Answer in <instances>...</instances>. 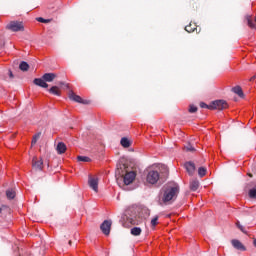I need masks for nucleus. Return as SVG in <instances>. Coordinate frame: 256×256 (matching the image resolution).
<instances>
[{"label":"nucleus","mask_w":256,"mask_h":256,"mask_svg":"<svg viewBox=\"0 0 256 256\" xmlns=\"http://www.w3.org/2000/svg\"><path fill=\"white\" fill-rule=\"evenodd\" d=\"M124 216H125L126 221H128V223H131V225H135V221L137 218V211H135V208H133V207L128 208L125 211Z\"/></svg>","instance_id":"3"},{"label":"nucleus","mask_w":256,"mask_h":256,"mask_svg":"<svg viewBox=\"0 0 256 256\" xmlns=\"http://www.w3.org/2000/svg\"><path fill=\"white\" fill-rule=\"evenodd\" d=\"M161 179H163V177L157 170H150L146 176V181L150 185H155L158 181H161Z\"/></svg>","instance_id":"2"},{"label":"nucleus","mask_w":256,"mask_h":256,"mask_svg":"<svg viewBox=\"0 0 256 256\" xmlns=\"http://www.w3.org/2000/svg\"><path fill=\"white\" fill-rule=\"evenodd\" d=\"M69 245H71V241H69Z\"/></svg>","instance_id":"38"},{"label":"nucleus","mask_w":256,"mask_h":256,"mask_svg":"<svg viewBox=\"0 0 256 256\" xmlns=\"http://www.w3.org/2000/svg\"><path fill=\"white\" fill-rule=\"evenodd\" d=\"M49 93L52 95H56L57 97L61 96V92H59V87L53 86L49 89Z\"/></svg>","instance_id":"18"},{"label":"nucleus","mask_w":256,"mask_h":256,"mask_svg":"<svg viewBox=\"0 0 256 256\" xmlns=\"http://www.w3.org/2000/svg\"><path fill=\"white\" fill-rule=\"evenodd\" d=\"M186 151H195V148L191 144H188L186 146Z\"/></svg>","instance_id":"34"},{"label":"nucleus","mask_w":256,"mask_h":256,"mask_svg":"<svg viewBox=\"0 0 256 256\" xmlns=\"http://www.w3.org/2000/svg\"><path fill=\"white\" fill-rule=\"evenodd\" d=\"M9 76L13 77V72L11 70H9Z\"/></svg>","instance_id":"35"},{"label":"nucleus","mask_w":256,"mask_h":256,"mask_svg":"<svg viewBox=\"0 0 256 256\" xmlns=\"http://www.w3.org/2000/svg\"><path fill=\"white\" fill-rule=\"evenodd\" d=\"M55 77H57L55 73H45L42 76V79H44L47 83H51L55 80Z\"/></svg>","instance_id":"14"},{"label":"nucleus","mask_w":256,"mask_h":256,"mask_svg":"<svg viewBox=\"0 0 256 256\" xmlns=\"http://www.w3.org/2000/svg\"><path fill=\"white\" fill-rule=\"evenodd\" d=\"M68 95H69V99L71 101H75V103H83V104L87 103V101H84V99L81 98V96L75 94L73 91H70Z\"/></svg>","instance_id":"9"},{"label":"nucleus","mask_w":256,"mask_h":256,"mask_svg":"<svg viewBox=\"0 0 256 256\" xmlns=\"http://www.w3.org/2000/svg\"><path fill=\"white\" fill-rule=\"evenodd\" d=\"M189 113H197V106L190 105L189 107Z\"/></svg>","instance_id":"28"},{"label":"nucleus","mask_w":256,"mask_h":256,"mask_svg":"<svg viewBox=\"0 0 256 256\" xmlns=\"http://www.w3.org/2000/svg\"><path fill=\"white\" fill-rule=\"evenodd\" d=\"M236 226L238 227V229H240V231H242V233H245V227H243V225H241L239 221L236 223Z\"/></svg>","instance_id":"30"},{"label":"nucleus","mask_w":256,"mask_h":256,"mask_svg":"<svg viewBox=\"0 0 256 256\" xmlns=\"http://www.w3.org/2000/svg\"><path fill=\"white\" fill-rule=\"evenodd\" d=\"M40 135L36 134L33 139H32V145H35V143H37V141L39 140Z\"/></svg>","instance_id":"31"},{"label":"nucleus","mask_w":256,"mask_h":256,"mask_svg":"<svg viewBox=\"0 0 256 256\" xmlns=\"http://www.w3.org/2000/svg\"><path fill=\"white\" fill-rule=\"evenodd\" d=\"M33 169H37L38 171L43 170V160H37V157H34L32 160Z\"/></svg>","instance_id":"11"},{"label":"nucleus","mask_w":256,"mask_h":256,"mask_svg":"<svg viewBox=\"0 0 256 256\" xmlns=\"http://www.w3.org/2000/svg\"><path fill=\"white\" fill-rule=\"evenodd\" d=\"M196 28V25L194 24H190L188 26L185 27V31H187V33H193V31H195Z\"/></svg>","instance_id":"23"},{"label":"nucleus","mask_w":256,"mask_h":256,"mask_svg":"<svg viewBox=\"0 0 256 256\" xmlns=\"http://www.w3.org/2000/svg\"><path fill=\"white\" fill-rule=\"evenodd\" d=\"M190 189H191L192 191H197V189H199V180L193 179V180L190 182Z\"/></svg>","instance_id":"17"},{"label":"nucleus","mask_w":256,"mask_h":256,"mask_svg":"<svg viewBox=\"0 0 256 256\" xmlns=\"http://www.w3.org/2000/svg\"><path fill=\"white\" fill-rule=\"evenodd\" d=\"M6 29L17 33L19 31H25V26H23V22L12 21L6 26Z\"/></svg>","instance_id":"4"},{"label":"nucleus","mask_w":256,"mask_h":256,"mask_svg":"<svg viewBox=\"0 0 256 256\" xmlns=\"http://www.w3.org/2000/svg\"><path fill=\"white\" fill-rule=\"evenodd\" d=\"M15 195H16V193H15V190H13V189H8L6 191L7 199H15Z\"/></svg>","instance_id":"21"},{"label":"nucleus","mask_w":256,"mask_h":256,"mask_svg":"<svg viewBox=\"0 0 256 256\" xmlns=\"http://www.w3.org/2000/svg\"><path fill=\"white\" fill-rule=\"evenodd\" d=\"M34 85H37L38 87H42L43 89H47V87H49V84H47V82H45V80L43 78H36L33 81Z\"/></svg>","instance_id":"13"},{"label":"nucleus","mask_w":256,"mask_h":256,"mask_svg":"<svg viewBox=\"0 0 256 256\" xmlns=\"http://www.w3.org/2000/svg\"><path fill=\"white\" fill-rule=\"evenodd\" d=\"M231 243L234 249H237L238 251H247V248H245L241 241L234 239Z\"/></svg>","instance_id":"10"},{"label":"nucleus","mask_w":256,"mask_h":256,"mask_svg":"<svg viewBox=\"0 0 256 256\" xmlns=\"http://www.w3.org/2000/svg\"><path fill=\"white\" fill-rule=\"evenodd\" d=\"M207 174V169L205 167H200L198 169V175L199 177H205V175Z\"/></svg>","instance_id":"24"},{"label":"nucleus","mask_w":256,"mask_h":256,"mask_svg":"<svg viewBox=\"0 0 256 256\" xmlns=\"http://www.w3.org/2000/svg\"><path fill=\"white\" fill-rule=\"evenodd\" d=\"M100 229H101L102 233H104V235H109V233H111V221L105 220L101 224Z\"/></svg>","instance_id":"7"},{"label":"nucleus","mask_w":256,"mask_h":256,"mask_svg":"<svg viewBox=\"0 0 256 256\" xmlns=\"http://www.w3.org/2000/svg\"><path fill=\"white\" fill-rule=\"evenodd\" d=\"M233 93H235L238 97H243V89L240 86H236L232 88Z\"/></svg>","instance_id":"19"},{"label":"nucleus","mask_w":256,"mask_h":256,"mask_svg":"<svg viewBox=\"0 0 256 256\" xmlns=\"http://www.w3.org/2000/svg\"><path fill=\"white\" fill-rule=\"evenodd\" d=\"M229 105L225 100H215L209 105V109H218L219 111H223V109H227Z\"/></svg>","instance_id":"5"},{"label":"nucleus","mask_w":256,"mask_h":256,"mask_svg":"<svg viewBox=\"0 0 256 256\" xmlns=\"http://www.w3.org/2000/svg\"><path fill=\"white\" fill-rule=\"evenodd\" d=\"M120 144L122 145V147H124L126 149L128 147H131V142L129 141V139H127L125 137L121 139Z\"/></svg>","instance_id":"20"},{"label":"nucleus","mask_w":256,"mask_h":256,"mask_svg":"<svg viewBox=\"0 0 256 256\" xmlns=\"http://www.w3.org/2000/svg\"><path fill=\"white\" fill-rule=\"evenodd\" d=\"M177 195H179V184L168 183L162 187L160 199L164 205H169V203H173L177 199Z\"/></svg>","instance_id":"1"},{"label":"nucleus","mask_w":256,"mask_h":256,"mask_svg":"<svg viewBox=\"0 0 256 256\" xmlns=\"http://www.w3.org/2000/svg\"><path fill=\"white\" fill-rule=\"evenodd\" d=\"M142 231L143 230L141 229V227H133V228H131L130 233L134 237H139V235H141Z\"/></svg>","instance_id":"16"},{"label":"nucleus","mask_w":256,"mask_h":256,"mask_svg":"<svg viewBox=\"0 0 256 256\" xmlns=\"http://www.w3.org/2000/svg\"><path fill=\"white\" fill-rule=\"evenodd\" d=\"M253 243H254V246L256 247V239L254 240V242H253Z\"/></svg>","instance_id":"36"},{"label":"nucleus","mask_w":256,"mask_h":256,"mask_svg":"<svg viewBox=\"0 0 256 256\" xmlns=\"http://www.w3.org/2000/svg\"><path fill=\"white\" fill-rule=\"evenodd\" d=\"M88 185L95 193L99 191V179L95 177H89L88 179Z\"/></svg>","instance_id":"6"},{"label":"nucleus","mask_w":256,"mask_h":256,"mask_svg":"<svg viewBox=\"0 0 256 256\" xmlns=\"http://www.w3.org/2000/svg\"><path fill=\"white\" fill-rule=\"evenodd\" d=\"M56 151L59 155H63L67 151V146L63 142H59L56 147Z\"/></svg>","instance_id":"15"},{"label":"nucleus","mask_w":256,"mask_h":256,"mask_svg":"<svg viewBox=\"0 0 256 256\" xmlns=\"http://www.w3.org/2000/svg\"><path fill=\"white\" fill-rule=\"evenodd\" d=\"M37 21H39V23H49V20L44 19L42 17L37 18Z\"/></svg>","instance_id":"32"},{"label":"nucleus","mask_w":256,"mask_h":256,"mask_svg":"<svg viewBox=\"0 0 256 256\" xmlns=\"http://www.w3.org/2000/svg\"><path fill=\"white\" fill-rule=\"evenodd\" d=\"M0 213H3V209L2 208H0Z\"/></svg>","instance_id":"37"},{"label":"nucleus","mask_w":256,"mask_h":256,"mask_svg":"<svg viewBox=\"0 0 256 256\" xmlns=\"http://www.w3.org/2000/svg\"><path fill=\"white\" fill-rule=\"evenodd\" d=\"M21 71H29V64L25 61H22L19 65Z\"/></svg>","instance_id":"22"},{"label":"nucleus","mask_w":256,"mask_h":256,"mask_svg":"<svg viewBox=\"0 0 256 256\" xmlns=\"http://www.w3.org/2000/svg\"><path fill=\"white\" fill-rule=\"evenodd\" d=\"M247 23H248L249 27H251V29H256V24L253 21V19H251V17L247 18Z\"/></svg>","instance_id":"27"},{"label":"nucleus","mask_w":256,"mask_h":256,"mask_svg":"<svg viewBox=\"0 0 256 256\" xmlns=\"http://www.w3.org/2000/svg\"><path fill=\"white\" fill-rule=\"evenodd\" d=\"M250 199H256V186L249 190Z\"/></svg>","instance_id":"26"},{"label":"nucleus","mask_w":256,"mask_h":256,"mask_svg":"<svg viewBox=\"0 0 256 256\" xmlns=\"http://www.w3.org/2000/svg\"><path fill=\"white\" fill-rule=\"evenodd\" d=\"M184 168L186 169L188 175H194V173H195V163L186 162L184 164Z\"/></svg>","instance_id":"12"},{"label":"nucleus","mask_w":256,"mask_h":256,"mask_svg":"<svg viewBox=\"0 0 256 256\" xmlns=\"http://www.w3.org/2000/svg\"><path fill=\"white\" fill-rule=\"evenodd\" d=\"M77 159L78 161H82L83 163H89V161H91V158L87 156H78Z\"/></svg>","instance_id":"25"},{"label":"nucleus","mask_w":256,"mask_h":256,"mask_svg":"<svg viewBox=\"0 0 256 256\" xmlns=\"http://www.w3.org/2000/svg\"><path fill=\"white\" fill-rule=\"evenodd\" d=\"M157 221H159V217H154L152 220H151V225L152 227H156L157 226Z\"/></svg>","instance_id":"29"},{"label":"nucleus","mask_w":256,"mask_h":256,"mask_svg":"<svg viewBox=\"0 0 256 256\" xmlns=\"http://www.w3.org/2000/svg\"><path fill=\"white\" fill-rule=\"evenodd\" d=\"M136 176H137V175H136L135 172H133V171L126 173L125 176H124V183H125L126 185H131V183H132L133 181H135V177H136Z\"/></svg>","instance_id":"8"},{"label":"nucleus","mask_w":256,"mask_h":256,"mask_svg":"<svg viewBox=\"0 0 256 256\" xmlns=\"http://www.w3.org/2000/svg\"><path fill=\"white\" fill-rule=\"evenodd\" d=\"M200 107H201L202 109H209V105H207L205 102H201V103H200Z\"/></svg>","instance_id":"33"}]
</instances>
